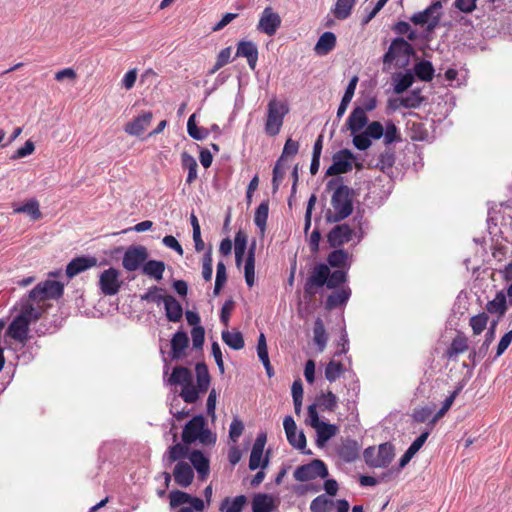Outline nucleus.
<instances>
[{"label": "nucleus", "mask_w": 512, "mask_h": 512, "mask_svg": "<svg viewBox=\"0 0 512 512\" xmlns=\"http://www.w3.org/2000/svg\"><path fill=\"white\" fill-rule=\"evenodd\" d=\"M163 289L157 286L150 287L147 292L143 295H141V300L147 301V302H153L157 305H160L161 303H164L166 300V295H162L160 292H162Z\"/></svg>", "instance_id": "5fc2aeb1"}, {"label": "nucleus", "mask_w": 512, "mask_h": 512, "mask_svg": "<svg viewBox=\"0 0 512 512\" xmlns=\"http://www.w3.org/2000/svg\"><path fill=\"white\" fill-rule=\"evenodd\" d=\"M498 322H499V318H497L496 320H493L491 322L490 327L488 328V330L485 334V339H484L483 343L480 345V353H483L484 351H487V352L489 351V347L495 339V332H496V327L498 325Z\"/></svg>", "instance_id": "e2e57ef3"}, {"label": "nucleus", "mask_w": 512, "mask_h": 512, "mask_svg": "<svg viewBox=\"0 0 512 512\" xmlns=\"http://www.w3.org/2000/svg\"><path fill=\"white\" fill-rule=\"evenodd\" d=\"M247 247V236L244 232L238 231L234 237L235 262L240 266Z\"/></svg>", "instance_id": "c03bdc74"}, {"label": "nucleus", "mask_w": 512, "mask_h": 512, "mask_svg": "<svg viewBox=\"0 0 512 512\" xmlns=\"http://www.w3.org/2000/svg\"><path fill=\"white\" fill-rule=\"evenodd\" d=\"M353 153L348 149H342L333 156V163L326 170V175L335 176L352 170Z\"/></svg>", "instance_id": "ddd939ff"}, {"label": "nucleus", "mask_w": 512, "mask_h": 512, "mask_svg": "<svg viewBox=\"0 0 512 512\" xmlns=\"http://www.w3.org/2000/svg\"><path fill=\"white\" fill-rule=\"evenodd\" d=\"M165 263L159 260L145 261L142 266V273L159 281L163 278Z\"/></svg>", "instance_id": "f704fd0d"}, {"label": "nucleus", "mask_w": 512, "mask_h": 512, "mask_svg": "<svg viewBox=\"0 0 512 512\" xmlns=\"http://www.w3.org/2000/svg\"><path fill=\"white\" fill-rule=\"evenodd\" d=\"M331 205L334 212L328 211L326 214L328 222L336 223L346 219L353 212V190L347 185H338L332 195Z\"/></svg>", "instance_id": "f03ea898"}, {"label": "nucleus", "mask_w": 512, "mask_h": 512, "mask_svg": "<svg viewBox=\"0 0 512 512\" xmlns=\"http://www.w3.org/2000/svg\"><path fill=\"white\" fill-rule=\"evenodd\" d=\"M383 138H384V143L386 145H390L399 140L398 128L396 127V125L393 122H391V121L386 122V125L384 127Z\"/></svg>", "instance_id": "680f3d73"}, {"label": "nucleus", "mask_w": 512, "mask_h": 512, "mask_svg": "<svg viewBox=\"0 0 512 512\" xmlns=\"http://www.w3.org/2000/svg\"><path fill=\"white\" fill-rule=\"evenodd\" d=\"M165 316L170 322H179L183 317V308L180 302L172 295H166L164 301Z\"/></svg>", "instance_id": "393cba45"}, {"label": "nucleus", "mask_w": 512, "mask_h": 512, "mask_svg": "<svg viewBox=\"0 0 512 512\" xmlns=\"http://www.w3.org/2000/svg\"><path fill=\"white\" fill-rule=\"evenodd\" d=\"M395 456L394 446L390 442L382 443L364 450L363 457L366 464L372 468H386Z\"/></svg>", "instance_id": "39448f33"}, {"label": "nucleus", "mask_w": 512, "mask_h": 512, "mask_svg": "<svg viewBox=\"0 0 512 512\" xmlns=\"http://www.w3.org/2000/svg\"><path fill=\"white\" fill-rule=\"evenodd\" d=\"M292 398L296 413H298L302 406L303 386L301 380H295L292 384Z\"/></svg>", "instance_id": "052dcab7"}, {"label": "nucleus", "mask_w": 512, "mask_h": 512, "mask_svg": "<svg viewBox=\"0 0 512 512\" xmlns=\"http://www.w3.org/2000/svg\"><path fill=\"white\" fill-rule=\"evenodd\" d=\"M12 207L14 213L27 214L32 220H38L42 216L39 202L35 198L28 200L23 205L13 204Z\"/></svg>", "instance_id": "c756f323"}, {"label": "nucleus", "mask_w": 512, "mask_h": 512, "mask_svg": "<svg viewBox=\"0 0 512 512\" xmlns=\"http://www.w3.org/2000/svg\"><path fill=\"white\" fill-rule=\"evenodd\" d=\"M236 56L246 58L249 68L251 70H255L258 61L257 45L249 40L239 41L237 44Z\"/></svg>", "instance_id": "f3484780"}, {"label": "nucleus", "mask_w": 512, "mask_h": 512, "mask_svg": "<svg viewBox=\"0 0 512 512\" xmlns=\"http://www.w3.org/2000/svg\"><path fill=\"white\" fill-rule=\"evenodd\" d=\"M171 352L170 357L172 360H180L185 356V351L189 345V338L186 332L178 330L171 338L170 341Z\"/></svg>", "instance_id": "6ab92c4d"}, {"label": "nucleus", "mask_w": 512, "mask_h": 512, "mask_svg": "<svg viewBox=\"0 0 512 512\" xmlns=\"http://www.w3.org/2000/svg\"><path fill=\"white\" fill-rule=\"evenodd\" d=\"M486 310L490 314H498L500 319L507 311L506 295L504 291H499L493 300L488 301Z\"/></svg>", "instance_id": "473e14b6"}, {"label": "nucleus", "mask_w": 512, "mask_h": 512, "mask_svg": "<svg viewBox=\"0 0 512 512\" xmlns=\"http://www.w3.org/2000/svg\"><path fill=\"white\" fill-rule=\"evenodd\" d=\"M213 259L211 247L204 253L202 261V276L205 281H211L213 274Z\"/></svg>", "instance_id": "13d9d810"}, {"label": "nucleus", "mask_w": 512, "mask_h": 512, "mask_svg": "<svg viewBox=\"0 0 512 512\" xmlns=\"http://www.w3.org/2000/svg\"><path fill=\"white\" fill-rule=\"evenodd\" d=\"M293 476L296 481L306 482L316 478H326L328 476V469L322 460L314 459L307 464L298 466Z\"/></svg>", "instance_id": "0eeeda50"}, {"label": "nucleus", "mask_w": 512, "mask_h": 512, "mask_svg": "<svg viewBox=\"0 0 512 512\" xmlns=\"http://www.w3.org/2000/svg\"><path fill=\"white\" fill-rule=\"evenodd\" d=\"M63 285L55 280H46L37 284L27 295L23 296L15 305L18 314L14 317L7 329V335L22 344L28 340L29 326L41 317L40 307H36L45 300L58 299L63 294Z\"/></svg>", "instance_id": "f257e3e1"}, {"label": "nucleus", "mask_w": 512, "mask_h": 512, "mask_svg": "<svg viewBox=\"0 0 512 512\" xmlns=\"http://www.w3.org/2000/svg\"><path fill=\"white\" fill-rule=\"evenodd\" d=\"M173 476L175 482L181 487H188L194 479L192 467L184 461H179L174 468Z\"/></svg>", "instance_id": "4be33fe9"}, {"label": "nucleus", "mask_w": 512, "mask_h": 512, "mask_svg": "<svg viewBox=\"0 0 512 512\" xmlns=\"http://www.w3.org/2000/svg\"><path fill=\"white\" fill-rule=\"evenodd\" d=\"M442 3L440 1L432 2L427 8L417 13H414L410 20L415 25L427 24V30L433 31L440 22Z\"/></svg>", "instance_id": "6e6552de"}, {"label": "nucleus", "mask_w": 512, "mask_h": 512, "mask_svg": "<svg viewBox=\"0 0 512 512\" xmlns=\"http://www.w3.org/2000/svg\"><path fill=\"white\" fill-rule=\"evenodd\" d=\"M330 500L325 495L317 496L310 504L311 512H328Z\"/></svg>", "instance_id": "338daca9"}, {"label": "nucleus", "mask_w": 512, "mask_h": 512, "mask_svg": "<svg viewBox=\"0 0 512 512\" xmlns=\"http://www.w3.org/2000/svg\"><path fill=\"white\" fill-rule=\"evenodd\" d=\"M316 430V444L319 447L325 445V443L334 437L337 434L338 427L335 424H330L326 422H321L317 427L314 428Z\"/></svg>", "instance_id": "7c9ffc66"}, {"label": "nucleus", "mask_w": 512, "mask_h": 512, "mask_svg": "<svg viewBox=\"0 0 512 512\" xmlns=\"http://www.w3.org/2000/svg\"><path fill=\"white\" fill-rule=\"evenodd\" d=\"M148 258V250L142 245L129 246L122 258V266L125 270L132 272L141 268Z\"/></svg>", "instance_id": "9b49d317"}, {"label": "nucleus", "mask_w": 512, "mask_h": 512, "mask_svg": "<svg viewBox=\"0 0 512 512\" xmlns=\"http://www.w3.org/2000/svg\"><path fill=\"white\" fill-rule=\"evenodd\" d=\"M283 427L286 433L287 440L289 444L294 447L295 449H298L303 454L310 455L311 451H306V437L303 433V431H300L297 435V440L294 439V432L297 430L296 423L292 416L287 415L285 416L283 420Z\"/></svg>", "instance_id": "2eb2a0df"}, {"label": "nucleus", "mask_w": 512, "mask_h": 512, "mask_svg": "<svg viewBox=\"0 0 512 512\" xmlns=\"http://www.w3.org/2000/svg\"><path fill=\"white\" fill-rule=\"evenodd\" d=\"M181 165L183 169H186L188 171L186 183L189 185L192 184L197 179L198 164L196 162V159L188 152H182Z\"/></svg>", "instance_id": "c9c22d12"}, {"label": "nucleus", "mask_w": 512, "mask_h": 512, "mask_svg": "<svg viewBox=\"0 0 512 512\" xmlns=\"http://www.w3.org/2000/svg\"><path fill=\"white\" fill-rule=\"evenodd\" d=\"M170 505L172 507H178L180 505L186 504L191 499V496L183 491L175 490L170 492Z\"/></svg>", "instance_id": "0e129e2a"}, {"label": "nucleus", "mask_w": 512, "mask_h": 512, "mask_svg": "<svg viewBox=\"0 0 512 512\" xmlns=\"http://www.w3.org/2000/svg\"><path fill=\"white\" fill-rule=\"evenodd\" d=\"M289 112L288 106L276 99L269 101L267 105V118L265 122V133L268 136H276L279 134L284 118Z\"/></svg>", "instance_id": "20e7f679"}, {"label": "nucleus", "mask_w": 512, "mask_h": 512, "mask_svg": "<svg viewBox=\"0 0 512 512\" xmlns=\"http://www.w3.org/2000/svg\"><path fill=\"white\" fill-rule=\"evenodd\" d=\"M314 342L318 346L319 351H323L327 344V334L320 318L315 321L314 328Z\"/></svg>", "instance_id": "8fccbe9b"}, {"label": "nucleus", "mask_w": 512, "mask_h": 512, "mask_svg": "<svg viewBox=\"0 0 512 512\" xmlns=\"http://www.w3.org/2000/svg\"><path fill=\"white\" fill-rule=\"evenodd\" d=\"M205 425V418L202 415L194 416L183 428L182 441L185 444H192L197 440L205 445L214 444L216 438Z\"/></svg>", "instance_id": "7ed1b4c3"}, {"label": "nucleus", "mask_w": 512, "mask_h": 512, "mask_svg": "<svg viewBox=\"0 0 512 512\" xmlns=\"http://www.w3.org/2000/svg\"><path fill=\"white\" fill-rule=\"evenodd\" d=\"M356 0H337L333 10L334 16L339 20L347 19Z\"/></svg>", "instance_id": "09e8293b"}, {"label": "nucleus", "mask_w": 512, "mask_h": 512, "mask_svg": "<svg viewBox=\"0 0 512 512\" xmlns=\"http://www.w3.org/2000/svg\"><path fill=\"white\" fill-rule=\"evenodd\" d=\"M383 135L384 126L379 121H372L359 135L353 137L352 142L356 149L365 151L371 146L372 140H379Z\"/></svg>", "instance_id": "1a4fd4ad"}, {"label": "nucleus", "mask_w": 512, "mask_h": 512, "mask_svg": "<svg viewBox=\"0 0 512 512\" xmlns=\"http://www.w3.org/2000/svg\"><path fill=\"white\" fill-rule=\"evenodd\" d=\"M152 118V112L144 111L132 121L128 122L124 127V131L131 136H140L151 124Z\"/></svg>", "instance_id": "a211bd4d"}, {"label": "nucleus", "mask_w": 512, "mask_h": 512, "mask_svg": "<svg viewBox=\"0 0 512 512\" xmlns=\"http://www.w3.org/2000/svg\"><path fill=\"white\" fill-rule=\"evenodd\" d=\"M336 46V36L333 32H324L315 44L314 51L317 55L324 56Z\"/></svg>", "instance_id": "c85d7f7f"}, {"label": "nucleus", "mask_w": 512, "mask_h": 512, "mask_svg": "<svg viewBox=\"0 0 512 512\" xmlns=\"http://www.w3.org/2000/svg\"><path fill=\"white\" fill-rule=\"evenodd\" d=\"M192 466L201 480H205L210 472L209 459L200 450H193L188 456Z\"/></svg>", "instance_id": "5701e85b"}, {"label": "nucleus", "mask_w": 512, "mask_h": 512, "mask_svg": "<svg viewBox=\"0 0 512 512\" xmlns=\"http://www.w3.org/2000/svg\"><path fill=\"white\" fill-rule=\"evenodd\" d=\"M329 277V266L325 263L316 264L304 283L305 297L312 298L317 293V288L326 286Z\"/></svg>", "instance_id": "423d86ee"}, {"label": "nucleus", "mask_w": 512, "mask_h": 512, "mask_svg": "<svg viewBox=\"0 0 512 512\" xmlns=\"http://www.w3.org/2000/svg\"><path fill=\"white\" fill-rule=\"evenodd\" d=\"M414 53L412 45L402 37H397L392 40L388 50L383 55L384 66L392 64L401 58L407 61Z\"/></svg>", "instance_id": "9d476101"}, {"label": "nucleus", "mask_w": 512, "mask_h": 512, "mask_svg": "<svg viewBox=\"0 0 512 512\" xmlns=\"http://www.w3.org/2000/svg\"><path fill=\"white\" fill-rule=\"evenodd\" d=\"M169 383L172 385H182L187 386L192 383V374L190 370L186 367L178 366L175 367L172 371V374L169 378Z\"/></svg>", "instance_id": "e433bc0d"}, {"label": "nucleus", "mask_w": 512, "mask_h": 512, "mask_svg": "<svg viewBox=\"0 0 512 512\" xmlns=\"http://www.w3.org/2000/svg\"><path fill=\"white\" fill-rule=\"evenodd\" d=\"M414 75L422 81H431L434 76V67L430 61L421 60L414 66Z\"/></svg>", "instance_id": "a19ab883"}, {"label": "nucleus", "mask_w": 512, "mask_h": 512, "mask_svg": "<svg viewBox=\"0 0 512 512\" xmlns=\"http://www.w3.org/2000/svg\"><path fill=\"white\" fill-rule=\"evenodd\" d=\"M353 230L348 224L336 225L327 235V242L333 248H338L352 239Z\"/></svg>", "instance_id": "dca6fc26"}, {"label": "nucleus", "mask_w": 512, "mask_h": 512, "mask_svg": "<svg viewBox=\"0 0 512 512\" xmlns=\"http://www.w3.org/2000/svg\"><path fill=\"white\" fill-rule=\"evenodd\" d=\"M246 501H247V499H246V496H244V495H238L233 499L226 497L220 505V511L221 512H241Z\"/></svg>", "instance_id": "ea45409f"}, {"label": "nucleus", "mask_w": 512, "mask_h": 512, "mask_svg": "<svg viewBox=\"0 0 512 512\" xmlns=\"http://www.w3.org/2000/svg\"><path fill=\"white\" fill-rule=\"evenodd\" d=\"M263 458V452L251 450L250 458H249V469L250 470H256L259 467L262 469L266 468L269 463L268 456Z\"/></svg>", "instance_id": "4d7b16f0"}, {"label": "nucleus", "mask_w": 512, "mask_h": 512, "mask_svg": "<svg viewBox=\"0 0 512 512\" xmlns=\"http://www.w3.org/2000/svg\"><path fill=\"white\" fill-rule=\"evenodd\" d=\"M281 25V18L272 7L268 6L264 8L260 15V19L257 25V30L268 35L273 36Z\"/></svg>", "instance_id": "4468645a"}, {"label": "nucleus", "mask_w": 512, "mask_h": 512, "mask_svg": "<svg viewBox=\"0 0 512 512\" xmlns=\"http://www.w3.org/2000/svg\"><path fill=\"white\" fill-rule=\"evenodd\" d=\"M274 510V501L271 495L259 493L253 497V512H272Z\"/></svg>", "instance_id": "72a5a7b5"}, {"label": "nucleus", "mask_w": 512, "mask_h": 512, "mask_svg": "<svg viewBox=\"0 0 512 512\" xmlns=\"http://www.w3.org/2000/svg\"><path fill=\"white\" fill-rule=\"evenodd\" d=\"M97 260L91 256H80L72 259L66 267V275L68 278H73L81 272L95 266Z\"/></svg>", "instance_id": "412c9836"}, {"label": "nucleus", "mask_w": 512, "mask_h": 512, "mask_svg": "<svg viewBox=\"0 0 512 512\" xmlns=\"http://www.w3.org/2000/svg\"><path fill=\"white\" fill-rule=\"evenodd\" d=\"M197 387L200 392H206L210 385V375L205 363H197L195 366Z\"/></svg>", "instance_id": "79ce46f5"}, {"label": "nucleus", "mask_w": 512, "mask_h": 512, "mask_svg": "<svg viewBox=\"0 0 512 512\" xmlns=\"http://www.w3.org/2000/svg\"><path fill=\"white\" fill-rule=\"evenodd\" d=\"M188 135L194 140H204L208 137L209 131L206 128L198 127L195 122V114H192L187 121Z\"/></svg>", "instance_id": "de8ad7c7"}, {"label": "nucleus", "mask_w": 512, "mask_h": 512, "mask_svg": "<svg viewBox=\"0 0 512 512\" xmlns=\"http://www.w3.org/2000/svg\"><path fill=\"white\" fill-rule=\"evenodd\" d=\"M199 389H196L192 384H188L182 388L180 396L186 403H195L199 398Z\"/></svg>", "instance_id": "69168bd1"}, {"label": "nucleus", "mask_w": 512, "mask_h": 512, "mask_svg": "<svg viewBox=\"0 0 512 512\" xmlns=\"http://www.w3.org/2000/svg\"><path fill=\"white\" fill-rule=\"evenodd\" d=\"M423 102L419 91H412L409 95L400 99V106L404 108H418Z\"/></svg>", "instance_id": "bf43d9fd"}, {"label": "nucleus", "mask_w": 512, "mask_h": 512, "mask_svg": "<svg viewBox=\"0 0 512 512\" xmlns=\"http://www.w3.org/2000/svg\"><path fill=\"white\" fill-rule=\"evenodd\" d=\"M255 250L256 245L253 243L248 250L244 266V276L248 287H252L255 283Z\"/></svg>", "instance_id": "2f4dec72"}, {"label": "nucleus", "mask_w": 512, "mask_h": 512, "mask_svg": "<svg viewBox=\"0 0 512 512\" xmlns=\"http://www.w3.org/2000/svg\"><path fill=\"white\" fill-rule=\"evenodd\" d=\"M468 349L467 338L464 336L455 337L446 351L449 359H456V357Z\"/></svg>", "instance_id": "37998d69"}, {"label": "nucleus", "mask_w": 512, "mask_h": 512, "mask_svg": "<svg viewBox=\"0 0 512 512\" xmlns=\"http://www.w3.org/2000/svg\"><path fill=\"white\" fill-rule=\"evenodd\" d=\"M360 446L354 439H345L338 447V456L347 463L354 462L359 457Z\"/></svg>", "instance_id": "b1692460"}, {"label": "nucleus", "mask_w": 512, "mask_h": 512, "mask_svg": "<svg viewBox=\"0 0 512 512\" xmlns=\"http://www.w3.org/2000/svg\"><path fill=\"white\" fill-rule=\"evenodd\" d=\"M316 405L323 411L334 412L338 406V399L333 392L328 391L317 397Z\"/></svg>", "instance_id": "58836bf2"}, {"label": "nucleus", "mask_w": 512, "mask_h": 512, "mask_svg": "<svg viewBox=\"0 0 512 512\" xmlns=\"http://www.w3.org/2000/svg\"><path fill=\"white\" fill-rule=\"evenodd\" d=\"M189 444L176 443L168 448L167 452L163 457V461L166 465H170L175 461H180L189 456Z\"/></svg>", "instance_id": "bb28decb"}, {"label": "nucleus", "mask_w": 512, "mask_h": 512, "mask_svg": "<svg viewBox=\"0 0 512 512\" xmlns=\"http://www.w3.org/2000/svg\"><path fill=\"white\" fill-rule=\"evenodd\" d=\"M221 337L223 342L233 350H240L245 345L243 335L239 331L223 330Z\"/></svg>", "instance_id": "4c0bfd02"}, {"label": "nucleus", "mask_w": 512, "mask_h": 512, "mask_svg": "<svg viewBox=\"0 0 512 512\" xmlns=\"http://www.w3.org/2000/svg\"><path fill=\"white\" fill-rule=\"evenodd\" d=\"M98 286L101 293L105 296L116 295L122 286L120 273L117 269L110 267L99 275Z\"/></svg>", "instance_id": "f8f14e48"}, {"label": "nucleus", "mask_w": 512, "mask_h": 512, "mask_svg": "<svg viewBox=\"0 0 512 512\" xmlns=\"http://www.w3.org/2000/svg\"><path fill=\"white\" fill-rule=\"evenodd\" d=\"M351 296V289L348 286H342L330 295H328L325 306L332 310L339 306L345 305Z\"/></svg>", "instance_id": "a878e982"}, {"label": "nucleus", "mask_w": 512, "mask_h": 512, "mask_svg": "<svg viewBox=\"0 0 512 512\" xmlns=\"http://www.w3.org/2000/svg\"><path fill=\"white\" fill-rule=\"evenodd\" d=\"M344 372L342 363L331 360L325 367V378L330 382H335Z\"/></svg>", "instance_id": "3c124183"}, {"label": "nucleus", "mask_w": 512, "mask_h": 512, "mask_svg": "<svg viewBox=\"0 0 512 512\" xmlns=\"http://www.w3.org/2000/svg\"><path fill=\"white\" fill-rule=\"evenodd\" d=\"M368 124V117L360 108H354L346 120L345 126L351 135H359Z\"/></svg>", "instance_id": "aec40b11"}, {"label": "nucleus", "mask_w": 512, "mask_h": 512, "mask_svg": "<svg viewBox=\"0 0 512 512\" xmlns=\"http://www.w3.org/2000/svg\"><path fill=\"white\" fill-rule=\"evenodd\" d=\"M327 265L338 270L349 269L351 266L350 255L343 249H335L327 257Z\"/></svg>", "instance_id": "cd10ccee"}, {"label": "nucleus", "mask_w": 512, "mask_h": 512, "mask_svg": "<svg viewBox=\"0 0 512 512\" xmlns=\"http://www.w3.org/2000/svg\"><path fill=\"white\" fill-rule=\"evenodd\" d=\"M286 174V169L283 166L281 159H278L273 168V177H272V191L276 193L279 189L281 182L283 181Z\"/></svg>", "instance_id": "6e6d98bb"}, {"label": "nucleus", "mask_w": 512, "mask_h": 512, "mask_svg": "<svg viewBox=\"0 0 512 512\" xmlns=\"http://www.w3.org/2000/svg\"><path fill=\"white\" fill-rule=\"evenodd\" d=\"M347 281V272L344 270H335L331 272L329 270V277L326 283L328 289L339 288Z\"/></svg>", "instance_id": "603ef678"}, {"label": "nucleus", "mask_w": 512, "mask_h": 512, "mask_svg": "<svg viewBox=\"0 0 512 512\" xmlns=\"http://www.w3.org/2000/svg\"><path fill=\"white\" fill-rule=\"evenodd\" d=\"M488 319L489 317L485 312L479 313L470 318L469 324L475 335H479L485 330L488 323Z\"/></svg>", "instance_id": "864d4df0"}, {"label": "nucleus", "mask_w": 512, "mask_h": 512, "mask_svg": "<svg viewBox=\"0 0 512 512\" xmlns=\"http://www.w3.org/2000/svg\"><path fill=\"white\" fill-rule=\"evenodd\" d=\"M269 213V202L262 201L257 207L254 214V223L263 233L266 229L267 219Z\"/></svg>", "instance_id": "49530a36"}, {"label": "nucleus", "mask_w": 512, "mask_h": 512, "mask_svg": "<svg viewBox=\"0 0 512 512\" xmlns=\"http://www.w3.org/2000/svg\"><path fill=\"white\" fill-rule=\"evenodd\" d=\"M244 430V424L239 418H234L229 427V437L233 442H237Z\"/></svg>", "instance_id": "774afa93"}, {"label": "nucleus", "mask_w": 512, "mask_h": 512, "mask_svg": "<svg viewBox=\"0 0 512 512\" xmlns=\"http://www.w3.org/2000/svg\"><path fill=\"white\" fill-rule=\"evenodd\" d=\"M394 91L401 94L406 91L414 82V74L407 71L404 74H397L394 78Z\"/></svg>", "instance_id": "a18cd8bd"}]
</instances>
